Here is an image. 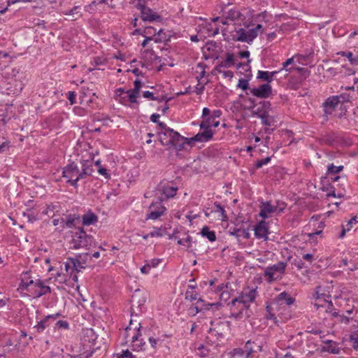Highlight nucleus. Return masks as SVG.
Returning <instances> with one entry per match:
<instances>
[{"label": "nucleus", "instance_id": "e433bc0d", "mask_svg": "<svg viewBox=\"0 0 358 358\" xmlns=\"http://www.w3.org/2000/svg\"><path fill=\"white\" fill-rule=\"evenodd\" d=\"M185 237L180 238L179 236H175L174 238L178 240V243L180 245H185L187 243V247H190L191 236L189 235H185Z\"/></svg>", "mask_w": 358, "mask_h": 358}, {"label": "nucleus", "instance_id": "0e129e2a", "mask_svg": "<svg viewBox=\"0 0 358 358\" xmlns=\"http://www.w3.org/2000/svg\"><path fill=\"white\" fill-rule=\"evenodd\" d=\"M185 217L189 222H192L197 217H199V215L198 214L194 213L193 212H189L188 214L185 215Z\"/></svg>", "mask_w": 358, "mask_h": 358}, {"label": "nucleus", "instance_id": "72a5a7b5", "mask_svg": "<svg viewBox=\"0 0 358 358\" xmlns=\"http://www.w3.org/2000/svg\"><path fill=\"white\" fill-rule=\"evenodd\" d=\"M60 209L59 203L57 202L55 203H50L47 206V208L45 211H43L44 214L48 215V216L54 217L55 211L58 212Z\"/></svg>", "mask_w": 358, "mask_h": 358}, {"label": "nucleus", "instance_id": "c9c22d12", "mask_svg": "<svg viewBox=\"0 0 358 358\" xmlns=\"http://www.w3.org/2000/svg\"><path fill=\"white\" fill-rule=\"evenodd\" d=\"M262 124L266 126H272L275 122V118L273 116L266 115L265 116H261Z\"/></svg>", "mask_w": 358, "mask_h": 358}, {"label": "nucleus", "instance_id": "a878e982", "mask_svg": "<svg viewBox=\"0 0 358 358\" xmlns=\"http://www.w3.org/2000/svg\"><path fill=\"white\" fill-rule=\"evenodd\" d=\"M98 216L91 209L87 210L82 217V224H95Z\"/></svg>", "mask_w": 358, "mask_h": 358}, {"label": "nucleus", "instance_id": "79ce46f5", "mask_svg": "<svg viewBox=\"0 0 358 358\" xmlns=\"http://www.w3.org/2000/svg\"><path fill=\"white\" fill-rule=\"evenodd\" d=\"M252 343H252L250 341H248L244 346L243 350H245L246 358L250 357L251 354L253 352V349L252 346Z\"/></svg>", "mask_w": 358, "mask_h": 358}, {"label": "nucleus", "instance_id": "338daca9", "mask_svg": "<svg viewBox=\"0 0 358 358\" xmlns=\"http://www.w3.org/2000/svg\"><path fill=\"white\" fill-rule=\"evenodd\" d=\"M144 98L150 99V100H155L156 98L154 96L153 93L150 91H145L143 94Z\"/></svg>", "mask_w": 358, "mask_h": 358}, {"label": "nucleus", "instance_id": "b1692460", "mask_svg": "<svg viewBox=\"0 0 358 358\" xmlns=\"http://www.w3.org/2000/svg\"><path fill=\"white\" fill-rule=\"evenodd\" d=\"M257 295L256 289L250 290L248 293L244 294L240 298H236L233 299L232 304H235L236 301L241 302L244 304L252 302L255 300Z\"/></svg>", "mask_w": 358, "mask_h": 358}, {"label": "nucleus", "instance_id": "603ef678", "mask_svg": "<svg viewBox=\"0 0 358 358\" xmlns=\"http://www.w3.org/2000/svg\"><path fill=\"white\" fill-rule=\"evenodd\" d=\"M350 342L352 343V346L354 349L357 350L358 348V336L355 335H351L350 337Z\"/></svg>", "mask_w": 358, "mask_h": 358}, {"label": "nucleus", "instance_id": "37998d69", "mask_svg": "<svg viewBox=\"0 0 358 358\" xmlns=\"http://www.w3.org/2000/svg\"><path fill=\"white\" fill-rule=\"evenodd\" d=\"M138 326H135L134 327V329H136L137 332L134 335L132 336L131 337V342L132 343H135L136 341H138V338L139 336L141 335V323L138 322V321L137 322H136Z\"/></svg>", "mask_w": 358, "mask_h": 358}, {"label": "nucleus", "instance_id": "a18cd8bd", "mask_svg": "<svg viewBox=\"0 0 358 358\" xmlns=\"http://www.w3.org/2000/svg\"><path fill=\"white\" fill-rule=\"evenodd\" d=\"M157 30L152 27H146L143 31L142 35L143 36H151L155 35Z\"/></svg>", "mask_w": 358, "mask_h": 358}, {"label": "nucleus", "instance_id": "4be33fe9", "mask_svg": "<svg viewBox=\"0 0 358 358\" xmlns=\"http://www.w3.org/2000/svg\"><path fill=\"white\" fill-rule=\"evenodd\" d=\"M59 316V313L47 315L44 319L38 322V324L34 327V329H36V331L38 333L43 332L45 329L49 326L48 320L50 319L55 320Z\"/></svg>", "mask_w": 358, "mask_h": 358}, {"label": "nucleus", "instance_id": "6e6552de", "mask_svg": "<svg viewBox=\"0 0 358 358\" xmlns=\"http://www.w3.org/2000/svg\"><path fill=\"white\" fill-rule=\"evenodd\" d=\"M172 134L170 139L166 140L165 138H161V143L162 145H171L176 149L181 150L184 148L186 143H189L191 141L180 135V134L175 131H171L169 135Z\"/></svg>", "mask_w": 358, "mask_h": 358}, {"label": "nucleus", "instance_id": "412c9836", "mask_svg": "<svg viewBox=\"0 0 358 358\" xmlns=\"http://www.w3.org/2000/svg\"><path fill=\"white\" fill-rule=\"evenodd\" d=\"M286 267V264L282 262H278L276 264H274L270 268H268L265 271V275L268 276L269 278H274V275L275 272L278 273H283Z\"/></svg>", "mask_w": 358, "mask_h": 358}, {"label": "nucleus", "instance_id": "9d476101", "mask_svg": "<svg viewBox=\"0 0 358 358\" xmlns=\"http://www.w3.org/2000/svg\"><path fill=\"white\" fill-rule=\"evenodd\" d=\"M206 215L211 216L215 220L222 222H225L227 219L224 207L217 203H214L210 212H206Z\"/></svg>", "mask_w": 358, "mask_h": 358}, {"label": "nucleus", "instance_id": "ea45409f", "mask_svg": "<svg viewBox=\"0 0 358 358\" xmlns=\"http://www.w3.org/2000/svg\"><path fill=\"white\" fill-rule=\"evenodd\" d=\"M80 222V216L77 214H70L68 215L65 224H75Z\"/></svg>", "mask_w": 358, "mask_h": 358}, {"label": "nucleus", "instance_id": "680f3d73", "mask_svg": "<svg viewBox=\"0 0 358 358\" xmlns=\"http://www.w3.org/2000/svg\"><path fill=\"white\" fill-rule=\"evenodd\" d=\"M98 173L102 176H104L106 179L110 178V174L108 173V170L103 167H99L98 169Z\"/></svg>", "mask_w": 358, "mask_h": 358}, {"label": "nucleus", "instance_id": "1a4fd4ad", "mask_svg": "<svg viewBox=\"0 0 358 358\" xmlns=\"http://www.w3.org/2000/svg\"><path fill=\"white\" fill-rule=\"evenodd\" d=\"M80 174V171L74 162H69L62 170V177L68 178L67 182L70 184V180L78 178Z\"/></svg>", "mask_w": 358, "mask_h": 358}, {"label": "nucleus", "instance_id": "423d86ee", "mask_svg": "<svg viewBox=\"0 0 358 358\" xmlns=\"http://www.w3.org/2000/svg\"><path fill=\"white\" fill-rule=\"evenodd\" d=\"M95 154L90 152L88 154V157L85 159L80 160L81 171L80 174L78 178H75L73 180H70V185L74 187H78V182L80 180L85 178L88 176H92L94 172V157Z\"/></svg>", "mask_w": 358, "mask_h": 358}, {"label": "nucleus", "instance_id": "f03ea898", "mask_svg": "<svg viewBox=\"0 0 358 358\" xmlns=\"http://www.w3.org/2000/svg\"><path fill=\"white\" fill-rule=\"evenodd\" d=\"M49 280L50 279L45 280L41 279L30 280L28 282L22 280L20 288L29 292L33 298H40L52 292L51 288L46 285Z\"/></svg>", "mask_w": 358, "mask_h": 358}, {"label": "nucleus", "instance_id": "dca6fc26", "mask_svg": "<svg viewBox=\"0 0 358 358\" xmlns=\"http://www.w3.org/2000/svg\"><path fill=\"white\" fill-rule=\"evenodd\" d=\"M250 225L247 228L237 227V225L231 227L229 229L230 235L235 236L238 241L241 238L248 239L250 238Z\"/></svg>", "mask_w": 358, "mask_h": 358}, {"label": "nucleus", "instance_id": "3c124183", "mask_svg": "<svg viewBox=\"0 0 358 358\" xmlns=\"http://www.w3.org/2000/svg\"><path fill=\"white\" fill-rule=\"evenodd\" d=\"M248 80L245 79H240L238 80V87L243 90H245L248 88Z\"/></svg>", "mask_w": 358, "mask_h": 358}, {"label": "nucleus", "instance_id": "9b49d317", "mask_svg": "<svg viewBox=\"0 0 358 358\" xmlns=\"http://www.w3.org/2000/svg\"><path fill=\"white\" fill-rule=\"evenodd\" d=\"M166 211V208L162 205V201L152 203L149 208V213L147 219L156 220L161 217Z\"/></svg>", "mask_w": 358, "mask_h": 358}, {"label": "nucleus", "instance_id": "5701e85b", "mask_svg": "<svg viewBox=\"0 0 358 358\" xmlns=\"http://www.w3.org/2000/svg\"><path fill=\"white\" fill-rule=\"evenodd\" d=\"M252 229L250 230L254 231L255 235L257 238L268 239V229L266 225H252Z\"/></svg>", "mask_w": 358, "mask_h": 358}, {"label": "nucleus", "instance_id": "393cba45", "mask_svg": "<svg viewBox=\"0 0 358 358\" xmlns=\"http://www.w3.org/2000/svg\"><path fill=\"white\" fill-rule=\"evenodd\" d=\"M222 12L223 13V16L226 18V20L231 21L237 20L241 15L240 12L235 8L226 10V6L222 7Z\"/></svg>", "mask_w": 358, "mask_h": 358}, {"label": "nucleus", "instance_id": "ddd939ff", "mask_svg": "<svg viewBox=\"0 0 358 358\" xmlns=\"http://www.w3.org/2000/svg\"><path fill=\"white\" fill-rule=\"evenodd\" d=\"M200 129L201 131L191 138L189 141L194 142H208L213 138L214 132L212 129L208 128L207 127Z\"/></svg>", "mask_w": 358, "mask_h": 358}, {"label": "nucleus", "instance_id": "aec40b11", "mask_svg": "<svg viewBox=\"0 0 358 358\" xmlns=\"http://www.w3.org/2000/svg\"><path fill=\"white\" fill-rule=\"evenodd\" d=\"M271 110V103L269 101H260L257 108L253 110V113L257 117L261 118V116L268 115Z\"/></svg>", "mask_w": 358, "mask_h": 358}, {"label": "nucleus", "instance_id": "774afa93", "mask_svg": "<svg viewBox=\"0 0 358 358\" xmlns=\"http://www.w3.org/2000/svg\"><path fill=\"white\" fill-rule=\"evenodd\" d=\"M276 358H294V357L289 352H286L285 355L277 353Z\"/></svg>", "mask_w": 358, "mask_h": 358}, {"label": "nucleus", "instance_id": "a211bd4d", "mask_svg": "<svg viewBox=\"0 0 358 358\" xmlns=\"http://www.w3.org/2000/svg\"><path fill=\"white\" fill-rule=\"evenodd\" d=\"M134 88L132 90L127 91L124 93V99L127 98L131 103H136V98L139 96L140 89L142 83L139 80H136L134 83Z\"/></svg>", "mask_w": 358, "mask_h": 358}, {"label": "nucleus", "instance_id": "052dcab7", "mask_svg": "<svg viewBox=\"0 0 358 358\" xmlns=\"http://www.w3.org/2000/svg\"><path fill=\"white\" fill-rule=\"evenodd\" d=\"M56 276L60 282H64L67 280L68 275L66 274H64V273H62L60 272H57Z\"/></svg>", "mask_w": 358, "mask_h": 358}, {"label": "nucleus", "instance_id": "39448f33", "mask_svg": "<svg viewBox=\"0 0 358 358\" xmlns=\"http://www.w3.org/2000/svg\"><path fill=\"white\" fill-rule=\"evenodd\" d=\"M178 189V186L172 182L162 180L157 185L156 192L159 199L162 202L173 198L176 194Z\"/></svg>", "mask_w": 358, "mask_h": 358}, {"label": "nucleus", "instance_id": "a19ab883", "mask_svg": "<svg viewBox=\"0 0 358 358\" xmlns=\"http://www.w3.org/2000/svg\"><path fill=\"white\" fill-rule=\"evenodd\" d=\"M171 131H174L172 129H166V131H160L158 132L159 134V140L161 142L162 138H165L166 140L170 139L171 136H172V134L169 135V132Z\"/></svg>", "mask_w": 358, "mask_h": 358}, {"label": "nucleus", "instance_id": "f8f14e48", "mask_svg": "<svg viewBox=\"0 0 358 358\" xmlns=\"http://www.w3.org/2000/svg\"><path fill=\"white\" fill-rule=\"evenodd\" d=\"M137 8L141 10V19L143 21L154 22L160 20V16L154 13L152 10L144 4L139 3Z\"/></svg>", "mask_w": 358, "mask_h": 358}, {"label": "nucleus", "instance_id": "0eeeda50", "mask_svg": "<svg viewBox=\"0 0 358 358\" xmlns=\"http://www.w3.org/2000/svg\"><path fill=\"white\" fill-rule=\"evenodd\" d=\"M264 29L262 24H258L255 28L245 30L240 28L236 31V35L234 36V39L236 41L251 43L259 34L262 33Z\"/></svg>", "mask_w": 358, "mask_h": 358}, {"label": "nucleus", "instance_id": "864d4df0", "mask_svg": "<svg viewBox=\"0 0 358 358\" xmlns=\"http://www.w3.org/2000/svg\"><path fill=\"white\" fill-rule=\"evenodd\" d=\"M231 355L233 357L235 356H243L245 353V350L242 348H235L233 350V351L231 352Z\"/></svg>", "mask_w": 358, "mask_h": 358}, {"label": "nucleus", "instance_id": "f704fd0d", "mask_svg": "<svg viewBox=\"0 0 358 358\" xmlns=\"http://www.w3.org/2000/svg\"><path fill=\"white\" fill-rule=\"evenodd\" d=\"M197 303L201 304L200 307H202L203 308V310H209L210 308H215V309L218 310L219 308L222 306V304L220 303H212L205 304L204 301L201 298L198 299Z\"/></svg>", "mask_w": 358, "mask_h": 358}, {"label": "nucleus", "instance_id": "bb28decb", "mask_svg": "<svg viewBox=\"0 0 358 358\" xmlns=\"http://www.w3.org/2000/svg\"><path fill=\"white\" fill-rule=\"evenodd\" d=\"M141 57L147 62H153L159 59L152 49H145L141 52Z\"/></svg>", "mask_w": 358, "mask_h": 358}, {"label": "nucleus", "instance_id": "6e6d98bb", "mask_svg": "<svg viewBox=\"0 0 358 358\" xmlns=\"http://www.w3.org/2000/svg\"><path fill=\"white\" fill-rule=\"evenodd\" d=\"M67 95H68L67 98L69 100L70 103L71 105L74 104L76 103V93L73 91H69V92H68Z\"/></svg>", "mask_w": 358, "mask_h": 358}, {"label": "nucleus", "instance_id": "bf43d9fd", "mask_svg": "<svg viewBox=\"0 0 358 358\" xmlns=\"http://www.w3.org/2000/svg\"><path fill=\"white\" fill-rule=\"evenodd\" d=\"M341 102H348L350 101L351 96L350 94L346 93H343L341 95L338 96Z\"/></svg>", "mask_w": 358, "mask_h": 358}, {"label": "nucleus", "instance_id": "473e14b6", "mask_svg": "<svg viewBox=\"0 0 358 358\" xmlns=\"http://www.w3.org/2000/svg\"><path fill=\"white\" fill-rule=\"evenodd\" d=\"M65 271L67 275H72L75 271V268L77 266L76 263L73 261V257L68 258L67 261L64 263Z\"/></svg>", "mask_w": 358, "mask_h": 358}, {"label": "nucleus", "instance_id": "20e7f679", "mask_svg": "<svg viewBox=\"0 0 358 358\" xmlns=\"http://www.w3.org/2000/svg\"><path fill=\"white\" fill-rule=\"evenodd\" d=\"M285 208L286 203L282 201H277L275 205H272L270 201H262L259 206L260 211L259 215L263 219H266L280 214Z\"/></svg>", "mask_w": 358, "mask_h": 358}, {"label": "nucleus", "instance_id": "8fccbe9b", "mask_svg": "<svg viewBox=\"0 0 358 358\" xmlns=\"http://www.w3.org/2000/svg\"><path fill=\"white\" fill-rule=\"evenodd\" d=\"M162 262L161 259L155 258L150 260L146 261L147 264H149L150 268H156L159 264Z\"/></svg>", "mask_w": 358, "mask_h": 358}, {"label": "nucleus", "instance_id": "4d7b16f0", "mask_svg": "<svg viewBox=\"0 0 358 358\" xmlns=\"http://www.w3.org/2000/svg\"><path fill=\"white\" fill-rule=\"evenodd\" d=\"M73 261L76 263V266L78 265V266L75 268V271L76 272H79L81 269L85 268V266L83 265V263L78 258H73Z\"/></svg>", "mask_w": 358, "mask_h": 358}, {"label": "nucleus", "instance_id": "7ed1b4c3", "mask_svg": "<svg viewBox=\"0 0 358 358\" xmlns=\"http://www.w3.org/2000/svg\"><path fill=\"white\" fill-rule=\"evenodd\" d=\"M145 301L146 297L143 296L139 289L136 290L133 294L131 296V318L130 320L129 325L124 330L125 334H128V331L131 329L134 323L138 322L136 318L138 317V315L145 311L143 306Z\"/></svg>", "mask_w": 358, "mask_h": 358}, {"label": "nucleus", "instance_id": "f3484780", "mask_svg": "<svg viewBox=\"0 0 358 358\" xmlns=\"http://www.w3.org/2000/svg\"><path fill=\"white\" fill-rule=\"evenodd\" d=\"M272 92L271 86L269 84H264L259 87H255L250 90V93L259 98H267Z\"/></svg>", "mask_w": 358, "mask_h": 358}, {"label": "nucleus", "instance_id": "c85d7f7f", "mask_svg": "<svg viewBox=\"0 0 358 358\" xmlns=\"http://www.w3.org/2000/svg\"><path fill=\"white\" fill-rule=\"evenodd\" d=\"M338 55L347 57L352 65H358V52L341 51Z\"/></svg>", "mask_w": 358, "mask_h": 358}, {"label": "nucleus", "instance_id": "58836bf2", "mask_svg": "<svg viewBox=\"0 0 358 358\" xmlns=\"http://www.w3.org/2000/svg\"><path fill=\"white\" fill-rule=\"evenodd\" d=\"M322 234V229L317 230L316 231L312 233H304L303 234L304 236H308L310 242H317V237L318 236H321Z\"/></svg>", "mask_w": 358, "mask_h": 358}, {"label": "nucleus", "instance_id": "2f4dec72", "mask_svg": "<svg viewBox=\"0 0 358 358\" xmlns=\"http://www.w3.org/2000/svg\"><path fill=\"white\" fill-rule=\"evenodd\" d=\"M278 73V71H258V76L257 78L259 79H262L265 81H267L268 83H270L273 80V77Z\"/></svg>", "mask_w": 358, "mask_h": 358}, {"label": "nucleus", "instance_id": "49530a36", "mask_svg": "<svg viewBox=\"0 0 358 358\" xmlns=\"http://www.w3.org/2000/svg\"><path fill=\"white\" fill-rule=\"evenodd\" d=\"M270 161H271V157H267L264 159L257 160L255 162V167H256V169H259V168L262 167L264 165L269 163Z\"/></svg>", "mask_w": 358, "mask_h": 358}, {"label": "nucleus", "instance_id": "7c9ffc66", "mask_svg": "<svg viewBox=\"0 0 358 358\" xmlns=\"http://www.w3.org/2000/svg\"><path fill=\"white\" fill-rule=\"evenodd\" d=\"M200 234L203 237L208 238L211 242L215 241L216 240L215 231L210 230V229L207 226L203 227V229L201 230Z\"/></svg>", "mask_w": 358, "mask_h": 358}, {"label": "nucleus", "instance_id": "f257e3e1", "mask_svg": "<svg viewBox=\"0 0 358 358\" xmlns=\"http://www.w3.org/2000/svg\"><path fill=\"white\" fill-rule=\"evenodd\" d=\"M70 248L72 249H90L94 243V237L87 234L83 227H74L70 231Z\"/></svg>", "mask_w": 358, "mask_h": 358}, {"label": "nucleus", "instance_id": "c756f323", "mask_svg": "<svg viewBox=\"0 0 358 358\" xmlns=\"http://www.w3.org/2000/svg\"><path fill=\"white\" fill-rule=\"evenodd\" d=\"M81 96H80V98H81V101L80 103H83V102H89V101H91V99H87V98L88 96H94L95 94L94 92H92V90L90 89L89 87H85V86H83L81 87V90H80V92Z\"/></svg>", "mask_w": 358, "mask_h": 358}, {"label": "nucleus", "instance_id": "09e8293b", "mask_svg": "<svg viewBox=\"0 0 358 358\" xmlns=\"http://www.w3.org/2000/svg\"><path fill=\"white\" fill-rule=\"evenodd\" d=\"M56 327L59 329H69V324L66 320H59L55 324Z\"/></svg>", "mask_w": 358, "mask_h": 358}, {"label": "nucleus", "instance_id": "69168bd1", "mask_svg": "<svg viewBox=\"0 0 358 358\" xmlns=\"http://www.w3.org/2000/svg\"><path fill=\"white\" fill-rule=\"evenodd\" d=\"M198 350L200 352L199 355L201 357H205L208 354V350L205 348V347L203 345H201L198 348Z\"/></svg>", "mask_w": 358, "mask_h": 358}, {"label": "nucleus", "instance_id": "c03bdc74", "mask_svg": "<svg viewBox=\"0 0 358 358\" xmlns=\"http://www.w3.org/2000/svg\"><path fill=\"white\" fill-rule=\"evenodd\" d=\"M203 308L202 307H200L199 304L196 306L192 305L189 308V314L194 316L198 313L203 311Z\"/></svg>", "mask_w": 358, "mask_h": 358}, {"label": "nucleus", "instance_id": "cd10ccee", "mask_svg": "<svg viewBox=\"0 0 358 358\" xmlns=\"http://www.w3.org/2000/svg\"><path fill=\"white\" fill-rule=\"evenodd\" d=\"M220 124V121L217 120L216 118L212 116L207 117L205 120H203L199 124L200 128L207 127L211 129L212 127H217Z\"/></svg>", "mask_w": 358, "mask_h": 358}, {"label": "nucleus", "instance_id": "13d9d810", "mask_svg": "<svg viewBox=\"0 0 358 358\" xmlns=\"http://www.w3.org/2000/svg\"><path fill=\"white\" fill-rule=\"evenodd\" d=\"M185 299H189L190 301H194V300H196L197 299V294L196 293H194L193 292H189L187 291L186 293H185Z\"/></svg>", "mask_w": 358, "mask_h": 358}, {"label": "nucleus", "instance_id": "4468645a", "mask_svg": "<svg viewBox=\"0 0 358 358\" xmlns=\"http://www.w3.org/2000/svg\"><path fill=\"white\" fill-rule=\"evenodd\" d=\"M339 103H341V101L337 96H331L327 98L322 103L324 115L327 117L331 115L335 110Z\"/></svg>", "mask_w": 358, "mask_h": 358}, {"label": "nucleus", "instance_id": "4c0bfd02", "mask_svg": "<svg viewBox=\"0 0 358 358\" xmlns=\"http://www.w3.org/2000/svg\"><path fill=\"white\" fill-rule=\"evenodd\" d=\"M343 169V166H335L334 164H331L328 166L327 173L329 174H334L338 173L342 171Z\"/></svg>", "mask_w": 358, "mask_h": 358}, {"label": "nucleus", "instance_id": "de8ad7c7", "mask_svg": "<svg viewBox=\"0 0 358 358\" xmlns=\"http://www.w3.org/2000/svg\"><path fill=\"white\" fill-rule=\"evenodd\" d=\"M117 358H136V357L129 350H126L121 354H117Z\"/></svg>", "mask_w": 358, "mask_h": 358}, {"label": "nucleus", "instance_id": "e2e57ef3", "mask_svg": "<svg viewBox=\"0 0 358 358\" xmlns=\"http://www.w3.org/2000/svg\"><path fill=\"white\" fill-rule=\"evenodd\" d=\"M145 344V343L143 340H141V341H139V343L133 345V350H138V351L141 350H143V347L144 346Z\"/></svg>", "mask_w": 358, "mask_h": 358}, {"label": "nucleus", "instance_id": "2eb2a0df", "mask_svg": "<svg viewBox=\"0 0 358 358\" xmlns=\"http://www.w3.org/2000/svg\"><path fill=\"white\" fill-rule=\"evenodd\" d=\"M209 334L212 337L215 336L217 338L224 337V329L227 327L224 322L220 321H211Z\"/></svg>", "mask_w": 358, "mask_h": 358}, {"label": "nucleus", "instance_id": "6ab92c4d", "mask_svg": "<svg viewBox=\"0 0 358 358\" xmlns=\"http://www.w3.org/2000/svg\"><path fill=\"white\" fill-rule=\"evenodd\" d=\"M235 64V57L232 53L227 52L225 59L220 62V63L215 67V71L217 73H222V69L230 68Z\"/></svg>", "mask_w": 358, "mask_h": 358}, {"label": "nucleus", "instance_id": "5fc2aeb1", "mask_svg": "<svg viewBox=\"0 0 358 358\" xmlns=\"http://www.w3.org/2000/svg\"><path fill=\"white\" fill-rule=\"evenodd\" d=\"M165 230H162L161 228L154 230L150 233L151 236H162L165 234Z\"/></svg>", "mask_w": 358, "mask_h": 358}]
</instances>
